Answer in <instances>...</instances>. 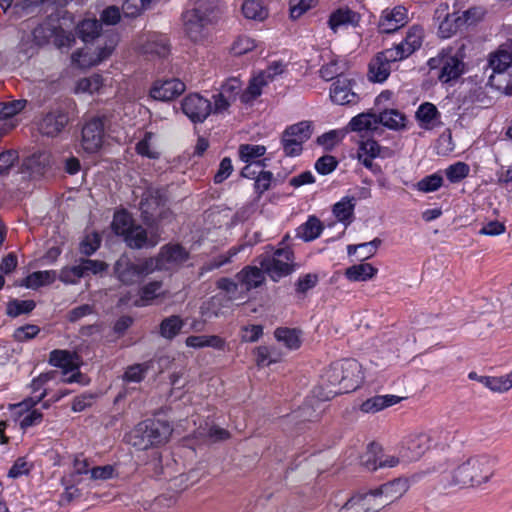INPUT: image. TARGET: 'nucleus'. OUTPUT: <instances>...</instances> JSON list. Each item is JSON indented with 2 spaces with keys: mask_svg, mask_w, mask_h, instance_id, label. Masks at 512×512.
I'll return each mask as SVG.
<instances>
[{
  "mask_svg": "<svg viewBox=\"0 0 512 512\" xmlns=\"http://www.w3.org/2000/svg\"><path fill=\"white\" fill-rule=\"evenodd\" d=\"M182 14L185 35L195 43L204 42L221 15L220 0H189Z\"/></svg>",
  "mask_w": 512,
  "mask_h": 512,
  "instance_id": "obj_1",
  "label": "nucleus"
},
{
  "mask_svg": "<svg viewBox=\"0 0 512 512\" xmlns=\"http://www.w3.org/2000/svg\"><path fill=\"white\" fill-rule=\"evenodd\" d=\"M493 475V459L487 455H476L468 458L452 471L449 485L475 488L488 483Z\"/></svg>",
  "mask_w": 512,
  "mask_h": 512,
  "instance_id": "obj_2",
  "label": "nucleus"
},
{
  "mask_svg": "<svg viewBox=\"0 0 512 512\" xmlns=\"http://www.w3.org/2000/svg\"><path fill=\"white\" fill-rule=\"evenodd\" d=\"M172 431L168 422L147 419L138 423L132 430L129 442L139 450H146L152 446L166 443Z\"/></svg>",
  "mask_w": 512,
  "mask_h": 512,
  "instance_id": "obj_3",
  "label": "nucleus"
},
{
  "mask_svg": "<svg viewBox=\"0 0 512 512\" xmlns=\"http://www.w3.org/2000/svg\"><path fill=\"white\" fill-rule=\"evenodd\" d=\"M76 35L85 44L101 41L103 45L98 47L97 59L94 63L108 58L118 43V35L110 31H103L102 24L95 18L84 19L76 26Z\"/></svg>",
  "mask_w": 512,
  "mask_h": 512,
  "instance_id": "obj_4",
  "label": "nucleus"
},
{
  "mask_svg": "<svg viewBox=\"0 0 512 512\" xmlns=\"http://www.w3.org/2000/svg\"><path fill=\"white\" fill-rule=\"evenodd\" d=\"M489 66L493 71L489 84L506 95H512V50L499 49L491 55Z\"/></svg>",
  "mask_w": 512,
  "mask_h": 512,
  "instance_id": "obj_5",
  "label": "nucleus"
},
{
  "mask_svg": "<svg viewBox=\"0 0 512 512\" xmlns=\"http://www.w3.org/2000/svg\"><path fill=\"white\" fill-rule=\"evenodd\" d=\"M312 135V127L309 121H301L299 123L288 126L281 138V144L285 156L294 157L301 154L303 143Z\"/></svg>",
  "mask_w": 512,
  "mask_h": 512,
  "instance_id": "obj_6",
  "label": "nucleus"
},
{
  "mask_svg": "<svg viewBox=\"0 0 512 512\" xmlns=\"http://www.w3.org/2000/svg\"><path fill=\"white\" fill-rule=\"evenodd\" d=\"M428 66L431 70L438 69V79L443 83H448L461 76L464 70L463 61L449 51H442L436 57L430 58Z\"/></svg>",
  "mask_w": 512,
  "mask_h": 512,
  "instance_id": "obj_7",
  "label": "nucleus"
},
{
  "mask_svg": "<svg viewBox=\"0 0 512 512\" xmlns=\"http://www.w3.org/2000/svg\"><path fill=\"white\" fill-rule=\"evenodd\" d=\"M293 253L289 249H278L273 256L265 255L260 258L259 264L265 273L273 281H278L280 278L287 276L291 273Z\"/></svg>",
  "mask_w": 512,
  "mask_h": 512,
  "instance_id": "obj_8",
  "label": "nucleus"
},
{
  "mask_svg": "<svg viewBox=\"0 0 512 512\" xmlns=\"http://www.w3.org/2000/svg\"><path fill=\"white\" fill-rule=\"evenodd\" d=\"M341 369L343 370V386L337 389H330L325 395V399H330L338 394L348 393L356 390L363 382L361 364L355 359L341 360Z\"/></svg>",
  "mask_w": 512,
  "mask_h": 512,
  "instance_id": "obj_9",
  "label": "nucleus"
},
{
  "mask_svg": "<svg viewBox=\"0 0 512 512\" xmlns=\"http://www.w3.org/2000/svg\"><path fill=\"white\" fill-rule=\"evenodd\" d=\"M162 196L159 189L149 186L141 194L139 210L144 223L153 226L162 216Z\"/></svg>",
  "mask_w": 512,
  "mask_h": 512,
  "instance_id": "obj_10",
  "label": "nucleus"
},
{
  "mask_svg": "<svg viewBox=\"0 0 512 512\" xmlns=\"http://www.w3.org/2000/svg\"><path fill=\"white\" fill-rule=\"evenodd\" d=\"M403 60L396 49L388 48L377 53L369 63L368 76L373 82H383L390 75L391 64Z\"/></svg>",
  "mask_w": 512,
  "mask_h": 512,
  "instance_id": "obj_11",
  "label": "nucleus"
},
{
  "mask_svg": "<svg viewBox=\"0 0 512 512\" xmlns=\"http://www.w3.org/2000/svg\"><path fill=\"white\" fill-rule=\"evenodd\" d=\"M432 437L429 433H418L407 437L400 450L399 455L402 462L410 463L419 460L431 447Z\"/></svg>",
  "mask_w": 512,
  "mask_h": 512,
  "instance_id": "obj_12",
  "label": "nucleus"
},
{
  "mask_svg": "<svg viewBox=\"0 0 512 512\" xmlns=\"http://www.w3.org/2000/svg\"><path fill=\"white\" fill-rule=\"evenodd\" d=\"M104 136V119L93 117L82 128V147L87 153H96L102 146Z\"/></svg>",
  "mask_w": 512,
  "mask_h": 512,
  "instance_id": "obj_13",
  "label": "nucleus"
},
{
  "mask_svg": "<svg viewBox=\"0 0 512 512\" xmlns=\"http://www.w3.org/2000/svg\"><path fill=\"white\" fill-rule=\"evenodd\" d=\"M183 113L193 122L202 123L212 112L210 100L195 93L186 96L182 101Z\"/></svg>",
  "mask_w": 512,
  "mask_h": 512,
  "instance_id": "obj_14",
  "label": "nucleus"
},
{
  "mask_svg": "<svg viewBox=\"0 0 512 512\" xmlns=\"http://www.w3.org/2000/svg\"><path fill=\"white\" fill-rule=\"evenodd\" d=\"M160 271H175L189 259V252L179 244H166L158 253Z\"/></svg>",
  "mask_w": 512,
  "mask_h": 512,
  "instance_id": "obj_15",
  "label": "nucleus"
},
{
  "mask_svg": "<svg viewBox=\"0 0 512 512\" xmlns=\"http://www.w3.org/2000/svg\"><path fill=\"white\" fill-rule=\"evenodd\" d=\"M354 80L338 77L330 88V98L338 105H349L358 102V95L353 91Z\"/></svg>",
  "mask_w": 512,
  "mask_h": 512,
  "instance_id": "obj_16",
  "label": "nucleus"
},
{
  "mask_svg": "<svg viewBox=\"0 0 512 512\" xmlns=\"http://www.w3.org/2000/svg\"><path fill=\"white\" fill-rule=\"evenodd\" d=\"M185 84L179 79L157 81L153 85L150 95L155 100L170 101L185 91Z\"/></svg>",
  "mask_w": 512,
  "mask_h": 512,
  "instance_id": "obj_17",
  "label": "nucleus"
},
{
  "mask_svg": "<svg viewBox=\"0 0 512 512\" xmlns=\"http://www.w3.org/2000/svg\"><path fill=\"white\" fill-rule=\"evenodd\" d=\"M68 115L61 110L48 112L39 121L38 129L42 135L48 137L57 136L68 124Z\"/></svg>",
  "mask_w": 512,
  "mask_h": 512,
  "instance_id": "obj_18",
  "label": "nucleus"
},
{
  "mask_svg": "<svg viewBox=\"0 0 512 512\" xmlns=\"http://www.w3.org/2000/svg\"><path fill=\"white\" fill-rule=\"evenodd\" d=\"M49 364L61 368L63 375L78 370L82 364L81 357L77 352L55 349L49 354Z\"/></svg>",
  "mask_w": 512,
  "mask_h": 512,
  "instance_id": "obj_19",
  "label": "nucleus"
},
{
  "mask_svg": "<svg viewBox=\"0 0 512 512\" xmlns=\"http://www.w3.org/2000/svg\"><path fill=\"white\" fill-rule=\"evenodd\" d=\"M407 22V9L403 6H396L391 11L383 12L378 27L381 33L390 34L403 27Z\"/></svg>",
  "mask_w": 512,
  "mask_h": 512,
  "instance_id": "obj_20",
  "label": "nucleus"
},
{
  "mask_svg": "<svg viewBox=\"0 0 512 512\" xmlns=\"http://www.w3.org/2000/svg\"><path fill=\"white\" fill-rule=\"evenodd\" d=\"M122 237L126 245L132 249L154 247L158 243L157 237L154 235L148 237L146 229L136 223Z\"/></svg>",
  "mask_w": 512,
  "mask_h": 512,
  "instance_id": "obj_21",
  "label": "nucleus"
},
{
  "mask_svg": "<svg viewBox=\"0 0 512 512\" xmlns=\"http://www.w3.org/2000/svg\"><path fill=\"white\" fill-rule=\"evenodd\" d=\"M114 273L119 281L125 285H131L140 281L141 275L137 263L127 255H122L114 265Z\"/></svg>",
  "mask_w": 512,
  "mask_h": 512,
  "instance_id": "obj_22",
  "label": "nucleus"
},
{
  "mask_svg": "<svg viewBox=\"0 0 512 512\" xmlns=\"http://www.w3.org/2000/svg\"><path fill=\"white\" fill-rule=\"evenodd\" d=\"M407 489V481L401 478H397L382 484L380 487L376 488L380 498L378 504H382L383 507H385L393 503L395 500L400 498L407 491Z\"/></svg>",
  "mask_w": 512,
  "mask_h": 512,
  "instance_id": "obj_23",
  "label": "nucleus"
},
{
  "mask_svg": "<svg viewBox=\"0 0 512 512\" xmlns=\"http://www.w3.org/2000/svg\"><path fill=\"white\" fill-rule=\"evenodd\" d=\"M422 40L423 29L419 26H413L408 30L405 39L392 48L397 50L402 59H405L421 47Z\"/></svg>",
  "mask_w": 512,
  "mask_h": 512,
  "instance_id": "obj_24",
  "label": "nucleus"
},
{
  "mask_svg": "<svg viewBox=\"0 0 512 512\" xmlns=\"http://www.w3.org/2000/svg\"><path fill=\"white\" fill-rule=\"evenodd\" d=\"M141 49L145 54L164 58L170 52L169 40L165 35L149 34L141 44Z\"/></svg>",
  "mask_w": 512,
  "mask_h": 512,
  "instance_id": "obj_25",
  "label": "nucleus"
},
{
  "mask_svg": "<svg viewBox=\"0 0 512 512\" xmlns=\"http://www.w3.org/2000/svg\"><path fill=\"white\" fill-rule=\"evenodd\" d=\"M264 270L260 267L246 266L236 274L237 281L246 291L260 287L264 281Z\"/></svg>",
  "mask_w": 512,
  "mask_h": 512,
  "instance_id": "obj_26",
  "label": "nucleus"
},
{
  "mask_svg": "<svg viewBox=\"0 0 512 512\" xmlns=\"http://www.w3.org/2000/svg\"><path fill=\"white\" fill-rule=\"evenodd\" d=\"M266 152V147L263 145L242 144L239 146V158L247 164H254L257 168L263 169L266 167V159H259Z\"/></svg>",
  "mask_w": 512,
  "mask_h": 512,
  "instance_id": "obj_27",
  "label": "nucleus"
},
{
  "mask_svg": "<svg viewBox=\"0 0 512 512\" xmlns=\"http://www.w3.org/2000/svg\"><path fill=\"white\" fill-rule=\"evenodd\" d=\"M401 401V397L396 395H377L365 400L360 410L364 413H377L387 407L393 406Z\"/></svg>",
  "mask_w": 512,
  "mask_h": 512,
  "instance_id": "obj_28",
  "label": "nucleus"
},
{
  "mask_svg": "<svg viewBox=\"0 0 512 512\" xmlns=\"http://www.w3.org/2000/svg\"><path fill=\"white\" fill-rule=\"evenodd\" d=\"M185 344L191 348L211 347L216 350L225 349V340L218 335H192L186 338Z\"/></svg>",
  "mask_w": 512,
  "mask_h": 512,
  "instance_id": "obj_29",
  "label": "nucleus"
},
{
  "mask_svg": "<svg viewBox=\"0 0 512 512\" xmlns=\"http://www.w3.org/2000/svg\"><path fill=\"white\" fill-rule=\"evenodd\" d=\"M416 118L425 129H431L440 124V113L436 106L429 102H425L418 107Z\"/></svg>",
  "mask_w": 512,
  "mask_h": 512,
  "instance_id": "obj_30",
  "label": "nucleus"
},
{
  "mask_svg": "<svg viewBox=\"0 0 512 512\" xmlns=\"http://www.w3.org/2000/svg\"><path fill=\"white\" fill-rule=\"evenodd\" d=\"M359 21V14L349 8L335 10L329 18V27L336 32L337 28L343 25H356Z\"/></svg>",
  "mask_w": 512,
  "mask_h": 512,
  "instance_id": "obj_31",
  "label": "nucleus"
},
{
  "mask_svg": "<svg viewBox=\"0 0 512 512\" xmlns=\"http://www.w3.org/2000/svg\"><path fill=\"white\" fill-rule=\"evenodd\" d=\"M405 121V115L396 109H385L377 114V126L382 124L392 130L405 128Z\"/></svg>",
  "mask_w": 512,
  "mask_h": 512,
  "instance_id": "obj_32",
  "label": "nucleus"
},
{
  "mask_svg": "<svg viewBox=\"0 0 512 512\" xmlns=\"http://www.w3.org/2000/svg\"><path fill=\"white\" fill-rule=\"evenodd\" d=\"M356 205L355 197L345 196L333 206V214L345 226L352 222Z\"/></svg>",
  "mask_w": 512,
  "mask_h": 512,
  "instance_id": "obj_33",
  "label": "nucleus"
},
{
  "mask_svg": "<svg viewBox=\"0 0 512 512\" xmlns=\"http://www.w3.org/2000/svg\"><path fill=\"white\" fill-rule=\"evenodd\" d=\"M378 272V269L369 263H360L348 267L345 276L350 281L361 282L372 279Z\"/></svg>",
  "mask_w": 512,
  "mask_h": 512,
  "instance_id": "obj_34",
  "label": "nucleus"
},
{
  "mask_svg": "<svg viewBox=\"0 0 512 512\" xmlns=\"http://www.w3.org/2000/svg\"><path fill=\"white\" fill-rule=\"evenodd\" d=\"M153 367L152 361L133 364L128 366L123 374V381L126 383H140L144 380L148 371Z\"/></svg>",
  "mask_w": 512,
  "mask_h": 512,
  "instance_id": "obj_35",
  "label": "nucleus"
},
{
  "mask_svg": "<svg viewBox=\"0 0 512 512\" xmlns=\"http://www.w3.org/2000/svg\"><path fill=\"white\" fill-rule=\"evenodd\" d=\"M265 74H259L250 80L247 88L240 94V100L242 103H250L259 97L262 93L263 86L267 85Z\"/></svg>",
  "mask_w": 512,
  "mask_h": 512,
  "instance_id": "obj_36",
  "label": "nucleus"
},
{
  "mask_svg": "<svg viewBox=\"0 0 512 512\" xmlns=\"http://www.w3.org/2000/svg\"><path fill=\"white\" fill-rule=\"evenodd\" d=\"M322 230L321 221L315 216H310L304 224L298 227L297 236L305 241H312L319 237Z\"/></svg>",
  "mask_w": 512,
  "mask_h": 512,
  "instance_id": "obj_37",
  "label": "nucleus"
},
{
  "mask_svg": "<svg viewBox=\"0 0 512 512\" xmlns=\"http://www.w3.org/2000/svg\"><path fill=\"white\" fill-rule=\"evenodd\" d=\"M343 370L341 362L332 363L322 376V384L326 385L328 391L343 386Z\"/></svg>",
  "mask_w": 512,
  "mask_h": 512,
  "instance_id": "obj_38",
  "label": "nucleus"
},
{
  "mask_svg": "<svg viewBox=\"0 0 512 512\" xmlns=\"http://www.w3.org/2000/svg\"><path fill=\"white\" fill-rule=\"evenodd\" d=\"M56 278L54 271H36L29 274L21 283L22 286L37 289L40 286L51 284Z\"/></svg>",
  "mask_w": 512,
  "mask_h": 512,
  "instance_id": "obj_39",
  "label": "nucleus"
},
{
  "mask_svg": "<svg viewBox=\"0 0 512 512\" xmlns=\"http://www.w3.org/2000/svg\"><path fill=\"white\" fill-rule=\"evenodd\" d=\"M183 326V320L177 315H172L162 320L159 333L163 338L171 340L180 333Z\"/></svg>",
  "mask_w": 512,
  "mask_h": 512,
  "instance_id": "obj_40",
  "label": "nucleus"
},
{
  "mask_svg": "<svg viewBox=\"0 0 512 512\" xmlns=\"http://www.w3.org/2000/svg\"><path fill=\"white\" fill-rule=\"evenodd\" d=\"M243 15L247 19L263 21L268 16L267 8L259 0H246L242 5Z\"/></svg>",
  "mask_w": 512,
  "mask_h": 512,
  "instance_id": "obj_41",
  "label": "nucleus"
},
{
  "mask_svg": "<svg viewBox=\"0 0 512 512\" xmlns=\"http://www.w3.org/2000/svg\"><path fill=\"white\" fill-rule=\"evenodd\" d=\"M299 331L291 328H277L274 332L275 338L291 350L298 349L301 345Z\"/></svg>",
  "mask_w": 512,
  "mask_h": 512,
  "instance_id": "obj_42",
  "label": "nucleus"
},
{
  "mask_svg": "<svg viewBox=\"0 0 512 512\" xmlns=\"http://www.w3.org/2000/svg\"><path fill=\"white\" fill-rule=\"evenodd\" d=\"M382 447L372 442L367 446L366 452L361 456V464L368 470L374 471L379 468Z\"/></svg>",
  "mask_w": 512,
  "mask_h": 512,
  "instance_id": "obj_43",
  "label": "nucleus"
},
{
  "mask_svg": "<svg viewBox=\"0 0 512 512\" xmlns=\"http://www.w3.org/2000/svg\"><path fill=\"white\" fill-rule=\"evenodd\" d=\"M162 292V282L152 281L144 285L140 289V299L136 301L137 306H145L151 303L154 299L160 297Z\"/></svg>",
  "mask_w": 512,
  "mask_h": 512,
  "instance_id": "obj_44",
  "label": "nucleus"
},
{
  "mask_svg": "<svg viewBox=\"0 0 512 512\" xmlns=\"http://www.w3.org/2000/svg\"><path fill=\"white\" fill-rule=\"evenodd\" d=\"M349 127L352 131L375 130L377 129V114L362 113L351 119Z\"/></svg>",
  "mask_w": 512,
  "mask_h": 512,
  "instance_id": "obj_45",
  "label": "nucleus"
},
{
  "mask_svg": "<svg viewBox=\"0 0 512 512\" xmlns=\"http://www.w3.org/2000/svg\"><path fill=\"white\" fill-rule=\"evenodd\" d=\"M155 137V134L147 131L144 134V137L136 144V152L142 157H147L149 159H158L160 153L156 150L152 141Z\"/></svg>",
  "mask_w": 512,
  "mask_h": 512,
  "instance_id": "obj_46",
  "label": "nucleus"
},
{
  "mask_svg": "<svg viewBox=\"0 0 512 512\" xmlns=\"http://www.w3.org/2000/svg\"><path fill=\"white\" fill-rule=\"evenodd\" d=\"M51 155L46 151L33 153L26 161V166L34 173H43L50 166Z\"/></svg>",
  "mask_w": 512,
  "mask_h": 512,
  "instance_id": "obj_47",
  "label": "nucleus"
},
{
  "mask_svg": "<svg viewBox=\"0 0 512 512\" xmlns=\"http://www.w3.org/2000/svg\"><path fill=\"white\" fill-rule=\"evenodd\" d=\"M35 307L36 303L33 300L13 299L7 303L6 313L8 316L15 318L30 313Z\"/></svg>",
  "mask_w": 512,
  "mask_h": 512,
  "instance_id": "obj_48",
  "label": "nucleus"
},
{
  "mask_svg": "<svg viewBox=\"0 0 512 512\" xmlns=\"http://www.w3.org/2000/svg\"><path fill=\"white\" fill-rule=\"evenodd\" d=\"M360 499L363 503L364 508L362 510H365L366 512H377L381 508H383L382 504L379 503V496L376 491V489L370 490L369 492L365 494H356L354 495V502L356 500Z\"/></svg>",
  "mask_w": 512,
  "mask_h": 512,
  "instance_id": "obj_49",
  "label": "nucleus"
},
{
  "mask_svg": "<svg viewBox=\"0 0 512 512\" xmlns=\"http://www.w3.org/2000/svg\"><path fill=\"white\" fill-rule=\"evenodd\" d=\"M469 172V165L459 161L448 166L445 170V175L451 183H459L468 176Z\"/></svg>",
  "mask_w": 512,
  "mask_h": 512,
  "instance_id": "obj_50",
  "label": "nucleus"
},
{
  "mask_svg": "<svg viewBox=\"0 0 512 512\" xmlns=\"http://www.w3.org/2000/svg\"><path fill=\"white\" fill-rule=\"evenodd\" d=\"M135 222L132 220L130 215L126 212H117L114 215L112 222V229L115 234L122 236L125 232H127Z\"/></svg>",
  "mask_w": 512,
  "mask_h": 512,
  "instance_id": "obj_51",
  "label": "nucleus"
},
{
  "mask_svg": "<svg viewBox=\"0 0 512 512\" xmlns=\"http://www.w3.org/2000/svg\"><path fill=\"white\" fill-rule=\"evenodd\" d=\"M27 104V100L19 99L0 103V119H7L21 112Z\"/></svg>",
  "mask_w": 512,
  "mask_h": 512,
  "instance_id": "obj_52",
  "label": "nucleus"
},
{
  "mask_svg": "<svg viewBox=\"0 0 512 512\" xmlns=\"http://www.w3.org/2000/svg\"><path fill=\"white\" fill-rule=\"evenodd\" d=\"M82 277H85V275L79 260H77V264L71 267H64L59 274V279L67 284H74Z\"/></svg>",
  "mask_w": 512,
  "mask_h": 512,
  "instance_id": "obj_53",
  "label": "nucleus"
},
{
  "mask_svg": "<svg viewBox=\"0 0 512 512\" xmlns=\"http://www.w3.org/2000/svg\"><path fill=\"white\" fill-rule=\"evenodd\" d=\"M466 16L459 15L458 13H453L447 15L444 22L441 23L440 29L443 31L446 27L449 26L448 32L450 34L456 33L458 30L462 29L465 26H468V20L465 18Z\"/></svg>",
  "mask_w": 512,
  "mask_h": 512,
  "instance_id": "obj_54",
  "label": "nucleus"
},
{
  "mask_svg": "<svg viewBox=\"0 0 512 512\" xmlns=\"http://www.w3.org/2000/svg\"><path fill=\"white\" fill-rule=\"evenodd\" d=\"M443 183V178L437 173H434L432 175L426 176L423 179H421L417 184L416 187L419 191L424 193L434 192L438 190Z\"/></svg>",
  "mask_w": 512,
  "mask_h": 512,
  "instance_id": "obj_55",
  "label": "nucleus"
},
{
  "mask_svg": "<svg viewBox=\"0 0 512 512\" xmlns=\"http://www.w3.org/2000/svg\"><path fill=\"white\" fill-rule=\"evenodd\" d=\"M101 239L98 234L87 235L80 243L79 251L82 255L88 257L94 254L100 247Z\"/></svg>",
  "mask_w": 512,
  "mask_h": 512,
  "instance_id": "obj_56",
  "label": "nucleus"
},
{
  "mask_svg": "<svg viewBox=\"0 0 512 512\" xmlns=\"http://www.w3.org/2000/svg\"><path fill=\"white\" fill-rule=\"evenodd\" d=\"M152 0H123L122 11L127 17L139 15Z\"/></svg>",
  "mask_w": 512,
  "mask_h": 512,
  "instance_id": "obj_57",
  "label": "nucleus"
},
{
  "mask_svg": "<svg viewBox=\"0 0 512 512\" xmlns=\"http://www.w3.org/2000/svg\"><path fill=\"white\" fill-rule=\"evenodd\" d=\"M338 165L337 159L332 155H324L315 162V169L321 175L332 173Z\"/></svg>",
  "mask_w": 512,
  "mask_h": 512,
  "instance_id": "obj_58",
  "label": "nucleus"
},
{
  "mask_svg": "<svg viewBox=\"0 0 512 512\" xmlns=\"http://www.w3.org/2000/svg\"><path fill=\"white\" fill-rule=\"evenodd\" d=\"M101 86V78L99 75L91 76L88 78L80 79L77 82L76 91L77 92H87L94 93L99 90Z\"/></svg>",
  "mask_w": 512,
  "mask_h": 512,
  "instance_id": "obj_59",
  "label": "nucleus"
},
{
  "mask_svg": "<svg viewBox=\"0 0 512 512\" xmlns=\"http://www.w3.org/2000/svg\"><path fill=\"white\" fill-rule=\"evenodd\" d=\"M40 332V328L33 324H27L18 327L13 334V337L18 342H25L35 338Z\"/></svg>",
  "mask_w": 512,
  "mask_h": 512,
  "instance_id": "obj_60",
  "label": "nucleus"
},
{
  "mask_svg": "<svg viewBox=\"0 0 512 512\" xmlns=\"http://www.w3.org/2000/svg\"><path fill=\"white\" fill-rule=\"evenodd\" d=\"M256 47L255 40L249 36H240L233 43L232 52L234 55L240 56L248 53Z\"/></svg>",
  "mask_w": 512,
  "mask_h": 512,
  "instance_id": "obj_61",
  "label": "nucleus"
},
{
  "mask_svg": "<svg viewBox=\"0 0 512 512\" xmlns=\"http://www.w3.org/2000/svg\"><path fill=\"white\" fill-rule=\"evenodd\" d=\"M84 275L88 276L89 274H98L107 269V264L103 261L99 260H91L87 258L79 259Z\"/></svg>",
  "mask_w": 512,
  "mask_h": 512,
  "instance_id": "obj_62",
  "label": "nucleus"
},
{
  "mask_svg": "<svg viewBox=\"0 0 512 512\" xmlns=\"http://www.w3.org/2000/svg\"><path fill=\"white\" fill-rule=\"evenodd\" d=\"M242 88L241 81L237 78H230L221 85L220 91L230 100L235 101Z\"/></svg>",
  "mask_w": 512,
  "mask_h": 512,
  "instance_id": "obj_63",
  "label": "nucleus"
},
{
  "mask_svg": "<svg viewBox=\"0 0 512 512\" xmlns=\"http://www.w3.org/2000/svg\"><path fill=\"white\" fill-rule=\"evenodd\" d=\"M16 150H7L0 154V176L8 174L11 167L18 160Z\"/></svg>",
  "mask_w": 512,
  "mask_h": 512,
  "instance_id": "obj_64",
  "label": "nucleus"
}]
</instances>
